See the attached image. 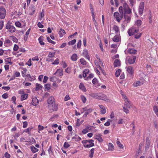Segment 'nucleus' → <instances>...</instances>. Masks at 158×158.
Instances as JSON below:
<instances>
[{"label":"nucleus","mask_w":158,"mask_h":158,"mask_svg":"<svg viewBox=\"0 0 158 158\" xmlns=\"http://www.w3.org/2000/svg\"><path fill=\"white\" fill-rule=\"evenodd\" d=\"M122 95L125 102L124 106L123 107L124 111L126 113H129V110L131 106V102L125 95L122 94Z\"/></svg>","instance_id":"obj_1"},{"label":"nucleus","mask_w":158,"mask_h":158,"mask_svg":"<svg viewBox=\"0 0 158 158\" xmlns=\"http://www.w3.org/2000/svg\"><path fill=\"white\" fill-rule=\"evenodd\" d=\"M123 9L122 6H121L119 7V11L120 13V14L118 12H115L114 14V18L116 19V20L118 22H119L123 18L124 13H123Z\"/></svg>","instance_id":"obj_2"},{"label":"nucleus","mask_w":158,"mask_h":158,"mask_svg":"<svg viewBox=\"0 0 158 158\" xmlns=\"http://www.w3.org/2000/svg\"><path fill=\"white\" fill-rule=\"evenodd\" d=\"M82 143L85 148H89L94 145V140L92 139L83 140Z\"/></svg>","instance_id":"obj_3"},{"label":"nucleus","mask_w":158,"mask_h":158,"mask_svg":"<svg viewBox=\"0 0 158 158\" xmlns=\"http://www.w3.org/2000/svg\"><path fill=\"white\" fill-rule=\"evenodd\" d=\"M123 13L125 14H130L131 13V9L130 8L126 2L123 4Z\"/></svg>","instance_id":"obj_4"},{"label":"nucleus","mask_w":158,"mask_h":158,"mask_svg":"<svg viewBox=\"0 0 158 158\" xmlns=\"http://www.w3.org/2000/svg\"><path fill=\"white\" fill-rule=\"evenodd\" d=\"M139 29L138 27H132L129 29L128 31V33L129 36L135 35L139 31Z\"/></svg>","instance_id":"obj_5"},{"label":"nucleus","mask_w":158,"mask_h":158,"mask_svg":"<svg viewBox=\"0 0 158 158\" xmlns=\"http://www.w3.org/2000/svg\"><path fill=\"white\" fill-rule=\"evenodd\" d=\"M83 111L82 112V113L85 112L83 116V117H86L89 113H91L93 110V109L91 108H88L87 106H86L83 108Z\"/></svg>","instance_id":"obj_6"},{"label":"nucleus","mask_w":158,"mask_h":158,"mask_svg":"<svg viewBox=\"0 0 158 158\" xmlns=\"http://www.w3.org/2000/svg\"><path fill=\"white\" fill-rule=\"evenodd\" d=\"M6 28L9 30V31L11 33L15 32V28L12 25L10 22H8L6 26Z\"/></svg>","instance_id":"obj_7"},{"label":"nucleus","mask_w":158,"mask_h":158,"mask_svg":"<svg viewBox=\"0 0 158 158\" xmlns=\"http://www.w3.org/2000/svg\"><path fill=\"white\" fill-rule=\"evenodd\" d=\"M127 73V75L132 76L134 74L133 67L131 66H129L126 67Z\"/></svg>","instance_id":"obj_8"},{"label":"nucleus","mask_w":158,"mask_h":158,"mask_svg":"<svg viewBox=\"0 0 158 158\" xmlns=\"http://www.w3.org/2000/svg\"><path fill=\"white\" fill-rule=\"evenodd\" d=\"M48 108L50 112L56 111L58 109V105L55 103L52 105H49Z\"/></svg>","instance_id":"obj_9"},{"label":"nucleus","mask_w":158,"mask_h":158,"mask_svg":"<svg viewBox=\"0 0 158 158\" xmlns=\"http://www.w3.org/2000/svg\"><path fill=\"white\" fill-rule=\"evenodd\" d=\"M6 13V10L4 7H0V18L1 19H4L5 18Z\"/></svg>","instance_id":"obj_10"},{"label":"nucleus","mask_w":158,"mask_h":158,"mask_svg":"<svg viewBox=\"0 0 158 158\" xmlns=\"http://www.w3.org/2000/svg\"><path fill=\"white\" fill-rule=\"evenodd\" d=\"M144 7V3L143 2L140 3L138 11L140 15H142L143 14V11Z\"/></svg>","instance_id":"obj_11"},{"label":"nucleus","mask_w":158,"mask_h":158,"mask_svg":"<svg viewBox=\"0 0 158 158\" xmlns=\"http://www.w3.org/2000/svg\"><path fill=\"white\" fill-rule=\"evenodd\" d=\"M32 101L31 104L32 105L35 106H37L39 103V101L37 98L36 97H34L32 98Z\"/></svg>","instance_id":"obj_12"},{"label":"nucleus","mask_w":158,"mask_h":158,"mask_svg":"<svg viewBox=\"0 0 158 158\" xmlns=\"http://www.w3.org/2000/svg\"><path fill=\"white\" fill-rule=\"evenodd\" d=\"M124 14V19L125 21H126L127 23H128L131 20V15L130 14Z\"/></svg>","instance_id":"obj_13"},{"label":"nucleus","mask_w":158,"mask_h":158,"mask_svg":"<svg viewBox=\"0 0 158 158\" xmlns=\"http://www.w3.org/2000/svg\"><path fill=\"white\" fill-rule=\"evenodd\" d=\"M136 57L133 56L130 57L128 60V63L130 64H132L135 63L136 60Z\"/></svg>","instance_id":"obj_14"},{"label":"nucleus","mask_w":158,"mask_h":158,"mask_svg":"<svg viewBox=\"0 0 158 158\" xmlns=\"http://www.w3.org/2000/svg\"><path fill=\"white\" fill-rule=\"evenodd\" d=\"M113 41L115 42H117L121 40V37L119 34L115 35L112 39Z\"/></svg>","instance_id":"obj_15"},{"label":"nucleus","mask_w":158,"mask_h":158,"mask_svg":"<svg viewBox=\"0 0 158 158\" xmlns=\"http://www.w3.org/2000/svg\"><path fill=\"white\" fill-rule=\"evenodd\" d=\"M55 103V100L54 98L51 96L49 97L48 100V105H52Z\"/></svg>","instance_id":"obj_16"},{"label":"nucleus","mask_w":158,"mask_h":158,"mask_svg":"<svg viewBox=\"0 0 158 158\" xmlns=\"http://www.w3.org/2000/svg\"><path fill=\"white\" fill-rule=\"evenodd\" d=\"M56 74L58 76H61L63 75V70L62 69H57L56 71L54 74V75Z\"/></svg>","instance_id":"obj_17"},{"label":"nucleus","mask_w":158,"mask_h":158,"mask_svg":"<svg viewBox=\"0 0 158 158\" xmlns=\"http://www.w3.org/2000/svg\"><path fill=\"white\" fill-rule=\"evenodd\" d=\"M92 83L95 85V87H98L100 85V84L99 83V81L97 79L94 78L92 81Z\"/></svg>","instance_id":"obj_18"},{"label":"nucleus","mask_w":158,"mask_h":158,"mask_svg":"<svg viewBox=\"0 0 158 158\" xmlns=\"http://www.w3.org/2000/svg\"><path fill=\"white\" fill-rule=\"evenodd\" d=\"M83 55L88 59H89V57L88 55V51L86 49H84L82 52Z\"/></svg>","instance_id":"obj_19"},{"label":"nucleus","mask_w":158,"mask_h":158,"mask_svg":"<svg viewBox=\"0 0 158 158\" xmlns=\"http://www.w3.org/2000/svg\"><path fill=\"white\" fill-rule=\"evenodd\" d=\"M12 44V42L9 39L6 40L4 43V45L6 47L10 46Z\"/></svg>","instance_id":"obj_20"},{"label":"nucleus","mask_w":158,"mask_h":158,"mask_svg":"<svg viewBox=\"0 0 158 158\" xmlns=\"http://www.w3.org/2000/svg\"><path fill=\"white\" fill-rule=\"evenodd\" d=\"M72 139L73 141H78L81 140V138L78 135H75L73 137Z\"/></svg>","instance_id":"obj_21"},{"label":"nucleus","mask_w":158,"mask_h":158,"mask_svg":"<svg viewBox=\"0 0 158 158\" xmlns=\"http://www.w3.org/2000/svg\"><path fill=\"white\" fill-rule=\"evenodd\" d=\"M36 8L35 6H32L29 10V15H33L35 12Z\"/></svg>","instance_id":"obj_22"},{"label":"nucleus","mask_w":158,"mask_h":158,"mask_svg":"<svg viewBox=\"0 0 158 158\" xmlns=\"http://www.w3.org/2000/svg\"><path fill=\"white\" fill-rule=\"evenodd\" d=\"M114 67L120 66L121 65L120 61L119 60L116 59L114 63Z\"/></svg>","instance_id":"obj_23"},{"label":"nucleus","mask_w":158,"mask_h":158,"mask_svg":"<svg viewBox=\"0 0 158 158\" xmlns=\"http://www.w3.org/2000/svg\"><path fill=\"white\" fill-rule=\"evenodd\" d=\"M143 81H137L136 82H134V83L133 84V85L135 87H137L141 85H143Z\"/></svg>","instance_id":"obj_24"},{"label":"nucleus","mask_w":158,"mask_h":158,"mask_svg":"<svg viewBox=\"0 0 158 158\" xmlns=\"http://www.w3.org/2000/svg\"><path fill=\"white\" fill-rule=\"evenodd\" d=\"M79 88L84 92H85L86 91V89L83 83H80L79 85Z\"/></svg>","instance_id":"obj_25"},{"label":"nucleus","mask_w":158,"mask_h":158,"mask_svg":"<svg viewBox=\"0 0 158 158\" xmlns=\"http://www.w3.org/2000/svg\"><path fill=\"white\" fill-rule=\"evenodd\" d=\"M100 108L101 109V113L102 114H104L106 113V109L105 107L101 105H99Z\"/></svg>","instance_id":"obj_26"},{"label":"nucleus","mask_w":158,"mask_h":158,"mask_svg":"<svg viewBox=\"0 0 158 158\" xmlns=\"http://www.w3.org/2000/svg\"><path fill=\"white\" fill-rule=\"evenodd\" d=\"M30 149L32 152L33 153H36L38 152L39 151V150L37 148H35L33 146H31Z\"/></svg>","instance_id":"obj_27"},{"label":"nucleus","mask_w":158,"mask_h":158,"mask_svg":"<svg viewBox=\"0 0 158 158\" xmlns=\"http://www.w3.org/2000/svg\"><path fill=\"white\" fill-rule=\"evenodd\" d=\"M108 151H113L114 149V147L113 145L111 143H109L108 144Z\"/></svg>","instance_id":"obj_28"},{"label":"nucleus","mask_w":158,"mask_h":158,"mask_svg":"<svg viewBox=\"0 0 158 158\" xmlns=\"http://www.w3.org/2000/svg\"><path fill=\"white\" fill-rule=\"evenodd\" d=\"M66 33L64 30L62 29H60L59 31V34L60 37H63L64 35Z\"/></svg>","instance_id":"obj_29"},{"label":"nucleus","mask_w":158,"mask_h":158,"mask_svg":"<svg viewBox=\"0 0 158 158\" xmlns=\"http://www.w3.org/2000/svg\"><path fill=\"white\" fill-rule=\"evenodd\" d=\"M101 134H98V135H96V138L100 143H102L103 141V139L101 137Z\"/></svg>","instance_id":"obj_30"},{"label":"nucleus","mask_w":158,"mask_h":158,"mask_svg":"<svg viewBox=\"0 0 158 158\" xmlns=\"http://www.w3.org/2000/svg\"><path fill=\"white\" fill-rule=\"evenodd\" d=\"M43 36H40L38 39V40L41 45H44L45 43L43 42Z\"/></svg>","instance_id":"obj_31"},{"label":"nucleus","mask_w":158,"mask_h":158,"mask_svg":"<svg viewBox=\"0 0 158 158\" xmlns=\"http://www.w3.org/2000/svg\"><path fill=\"white\" fill-rule=\"evenodd\" d=\"M137 51L133 48L129 49L128 51L127 52L130 54H135Z\"/></svg>","instance_id":"obj_32"},{"label":"nucleus","mask_w":158,"mask_h":158,"mask_svg":"<svg viewBox=\"0 0 158 158\" xmlns=\"http://www.w3.org/2000/svg\"><path fill=\"white\" fill-rule=\"evenodd\" d=\"M71 59L73 61H75L77 60V56L76 54H73L71 57Z\"/></svg>","instance_id":"obj_33"},{"label":"nucleus","mask_w":158,"mask_h":158,"mask_svg":"<svg viewBox=\"0 0 158 158\" xmlns=\"http://www.w3.org/2000/svg\"><path fill=\"white\" fill-rule=\"evenodd\" d=\"M89 70L88 69H86L84 70L83 72V76L85 78L87 76V74H88L89 73Z\"/></svg>","instance_id":"obj_34"},{"label":"nucleus","mask_w":158,"mask_h":158,"mask_svg":"<svg viewBox=\"0 0 158 158\" xmlns=\"http://www.w3.org/2000/svg\"><path fill=\"white\" fill-rule=\"evenodd\" d=\"M42 88L43 86L40 84L37 83L36 84V87L35 89V90L36 91H38L41 89Z\"/></svg>","instance_id":"obj_35"},{"label":"nucleus","mask_w":158,"mask_h":158,"mask_svg":"<svg viewBox=\"0 0 158 158\" xmlns=\"http://www.w3.org/2000/svg\"><path fill=\"white\" fill-rule=\"evenodd\" d=\"M94 148H92L89 151V156L90 158H92L94 152Z\"/></svg>","instance_id":"obj_36"},{"label":"nucleus","mask_w":158,"mask_h":158,"mask_svg":"<svg viewBox=\"0 0 158 158\" xmlns=\"http://www.w3.org/2000/svg\"><path fill=\"white\" fill-rule=\"evenodd\" d=\"M10 39L12 40L14 42L17 43L18 42V40L14 36H10L9 37Z\"/></svg>","instance_id":"obj_37"},{"label":"nucleus","mask_w":158,"mask_h":158,"mask_svg":"<svg viewBox=\"0 0 158 158\" xmlns=\"http://www.w3.org/2000/svg\"><path fill=\"white\" fill-rule=\"evenodd\" d=\"M5 61L6 63V64H9L10 65H11L12 64V62H11V58L9 57L5 59Z\"/></svg>","instance_id":"obj_38"},{"label":"nucleus","mask_w":158,"mask_h":158,"mask_svg":"<svg viewBox=\"0 0 158 158\" xmlns=\"http://www.w3.org/2000/svg\"><path fill=\"white\" fill-rule=\"evenodd\" d=\"M33 129V127H29L25 129L24 132L28 133L29 135L31 134V131Z\"/></svg>","instance_id":"obj_39"},{"label":"nucleus","mask_w":158,"mask_h":158,"mask_svg":"<svg viewBox=\"0 0 158 158\" xmlns=\"http://www.w3.org/2000/svg\"><path fill=\"white\" fill-rule=\"evenodd\" d=\"M116 143L118 146L121 148H123V144H122L119 141V139H117V141L116 142Z\"/></svg>","instance_id":"obj_40"},{"label":"nucleus","mask_w":158,"mask_h":158,"mask_svg":"<svg viewBox=\"0 0 158 158\" xmlns=\"http://www.w3.org/2000/svg\"><path fill=\"white\" fill-rule=\"evenodd\" d=\"M113 30H114L115 32V33H117L119 31V28L118 26L116 25H114L113 27Z\"/></svg>","instance_id":"obj_41"},{"label":"nucleus","mask_w":158,"mask_h":158,"mask_svg":"<svg viewBox=\"0 0 158 158\" xmlns=\"http://www.w3.org/2000/svg\"><path fill=\"white\" fill-rule=\"evenodd\" d=\"M153 110L155 113L158 117V107L156 106H154L153 107Z\"/></svg>","instance_id":"obj_42"},{"label":"nucleus","mask_w":158,"mask_h":158,"mask_svg":"<svg viewBox=\"0 0 158 158\" xmlns=\"http://www.w3.org/2000/svg\"><path fill=\"white\" fill-rule=\"evenodd\" d=\"M27 97H28V94H23L21 96V100L22 101H23L25 99H26L27 98Z\"/></svg>","instance_id":"obj_43"},{"label":"nucleus","mask_w":158,"mask_h":158,"mask_svg":"<svg viewBox=\"0 0 158 158\" xmlns=\"http://www.w3.org/2000/svg\"><path fill=\"white\" fill-rule=\"evenodd\" d=\"M55 52H50L48 55V57L49 58H52L55 55Z\"/></svg>","instance_id":"obj_44"},{"label":"nucleus","mask_w":158,"mask_h":158,"mask_svg":"<svg viewBox=\"0 0 158 158\" xmlns=\"http://www.w3.org/2000/svg\"><path fill=\"white\" fill-rule=\"evenodd\" d=\"M48 153L49 155H52L53 153V149L51 146H50L48 149Z\"/></svg>","instance_id":"obj_45"},{"label":"nucleus","mask_w":158,"mask_h":158,"mask_svg":"<svg viewBox=\"0 0 158 158\" xmlns=\"http://www.w3.org/2000/svg\"><path fill=\"white\" fill-rule=\"evenodd\" d=\"M38 132L39 133H40V131L43 130L44 128V127L43 126L41 125H38Z\"/></svg>","instance_id":"obj_46"},{"label":"nucleus","mask_w":158,"mask_h":158,"mask_svg":"<svg viewBox=\"0 0 158 158\" xmlns=\"http://www.w3.org/2000/svg\"><path fill=\"white\" fill-rule=\"evenodd\" d=\"M80 61L81 64L83 65H85L86 64V62L83 58L80 59Z\"/></svg>","instance_id":"obj_47"},{"label":"nucleus","mask_w":158,"mask_h":158,"mask_svg":"<svg viewBox=\"0 0 158 158\" xmlns=\"http://www.w3.org/2000/svg\"><path fill=\"white\" fill-rule=\"evenodd\" d=\"M76 40L75 39L72 40L70 41H69L68 44L69 45H72L74 44L76 42Z\"/></svg>","instance_id":"obj_48"},{"label":"nucleus","mask_w":158,"mask_h":158,"mask_svg":"<svg viewBox=\"0 0 158 158\" xmlns=\"http://www.w3.org/2000/svg\"><path fill=\"white\" fill-rule=\"evenodd\" d=\"M44 15V11L43 10H42V11L40 13V16L39 17V19L40 20H41L43 18Z\"/></svg>","instance_id":"obj_49"},{"label":"nucleus","mask_w":158,"mask_h":158,"mask_svg":"<svg viewBox=\"0 0 158 158\" xmlns=\"http://www.w3.org/2000/svg\"><path fill=\"white\" fill-rule=\"evenodd\" d=\"M47 39L48 41L53 44H55L56 42L52 40L49 37H47Z\"/></svg>","instance_id":"obj_50"},{"label":"nucleus","mask_w":158,"mask_h":158,"mask_svg":"<svg viewBox=\"0 0 158 158\" xmlns=\"http://www.w3.org/2000/svg\"><path fill=\"white\" fill-rule=\"evenodd\" d=\"M81 99L82 102L84 103H85L86 101V98L84 95H81Z\"/></svg>","instance_id":"obj_51"},{"label":"nucleus","mask_w":158,"mask_h":158,"mask_svg":"<svg viewBox=\"0 0 158 158\" xmlns=\"http://www.w3.org/2000/svg\"><path fill=\"white\" fill-rule=\"evenodd\" d=\"M111 121V120L110 119H108L107 121L104 123V125L106 126H108L110 125V122Z\"/></svg>","instance_id":"obj_52"},{"label":"nucleus","mask_w":158,"mask_h":158,"mask_svg":"<svg viewBox=\"0 0 158 158\" xmlns=\"http://www.w3.org/2000/svg\"><path fill=\"white\" fill-rule=\"evenodd\" d=\"M137 34H135V38L137 39H139L141 36V34L139 33H137Z\"/></svg>","instance_id":"obj_53"},{"label":"nucleus","mask_w":158,"mask_h":158,"mask_svg":"<svg viewBox=\"0 0 158 158\" xmlns=\"http://www.w3.org/2000/svg\"><path fill=\"white\" fill-rule=\"evenodd\" d=\"M94 77V75L93 74L90 73L89 74V76L85 79V80H88L89 79L92 78Z\"/></svg>","instance_id":"obj_54"},{"label":"nucleus","mask_w":158,"mask_h":158,"mask_svg":"<svg viewBox=\"0 0 158 158\" xmlns=\"http://www.w3.org/2000/svg\"><path fill=\"white\" fill-rule=\"evenodd\" d=\"M121 72V70L120 69H118L115 72V76L116 77H118Z\"/></svg>","instance_id":"obj_55"},{"label":"nucleus","mask_w":158,"mask_h":158,"mask_svg":"<svg viewBox=\"0 0 158 158\" xmlns=\"http://www.w3.org/2000/svg\"><path fill=\"white\" fill-rule=\"evenodd\" d=\"M141 21L140 20H138L135 22V24L138 26H139L141 24Z\"/></svg>","instance_id":"obj_56"},{"label":"nucleus","mask_w":158,"mask_h":158,"mask_svg":"<svg viewBox=\"0 0 158 158\" xmlns=\"http://www.w3.org/2000/svg\"><path fill=\"white\" fill-rule=\"evenodd\" d=\"M123 119L121 118H119L118 120V123L119 124H122L123 123Z\"/></svg>","instance_id":"obj_57"},{"label":"nucleus","mask_w":158,"mask_h":158,"mask_svg":"<svg viewBox=\"0 0 158 158\" xmlns=\"http://www.w3.org/2000/svg\"><path fill=\"white\" fill-rule=\"evenodd\" d=\"M81 45V40L78 41L77 44V47L78 48H80Z\"/></svg>","instance_id":"obj_58"},{"label":"nucleus","mask_w":158,"mask_h":158,"mask_svg":"<svg viewBox=\"0 0 158 158\" xmlns=\"http://www.w3.org/2000/svg\"><path fill=\"white\" fill-rule=\"evenodd\" d=\"M59 60L58 58L56 59L55 61L52 62V64H58L59 62Z\"/></svg>","instance_id":"obj_59"},{"label":"nucleus","mask_w":158,"mask_h":158,"mask_svg":"<svg viewBox=\"0 0 158 158\" xmlns=\"http://www.w3.org/2000/svg\"><path fill=\"white\" fill-rule=\"evenodd\" d=\"M130 2V5L131 7H133L134 6V3H135V0H129Z\"/></svg>","instance_id":"obj_60"},{"label":"nucleus","mask_w":158,"mask_h":158,"mask_svg":"<svg viewBox=\"0 0 158 158\" xmlns=\"http://www.w3.org/2000/svg\"><path fill=\"white\" fill-rule=\"evenodd\" d=\"M70 146L68 142H65L64 144V147L65 148H68Z\"/></svg>","instance_id":"obj_61"},{"label":"nucleus","mask_w":158,"mask_h":158,"mask_svg":"<svg viewBox=\"0 0 158 158\" xmlns=\"http://www.w3.org/2000/svg\"><path fill=\"white\" fill-rule=\"evenodd\" d=\"M48 77H47L46 76H45L44 77V79L43 80V83H46L47 81H48Z\"/></svg>","instance_id":"obj_62"},{"label":"nucleus","mask_w":158,"mask_h":158,"mask_svg":"<svg viewBox=\"0 0 158 158\" xmlns=\"http://www.w3.org/2000/svg\"><path fill=\"white\" fill-rule=\"evenodd\" d=\"M15 26L18 27H20L21 26V23L19 22H16L15 23Z\"/></svg>","instance_id":"obj_63"},{"label":"nucleus","mask_w":158,"mask_h":158,"mask_svg":"<svg viewBox=\"0 0 158 158\" xmlns=\"http://www.w3.org/2000/svg\"><path fill=\"white\" fill-rule=\"evenodd\" d=\"M4 156L6 158H10V155L7 152L5 153Z\"/></svg>","instance_id":"obj_64"}]
</instances>
